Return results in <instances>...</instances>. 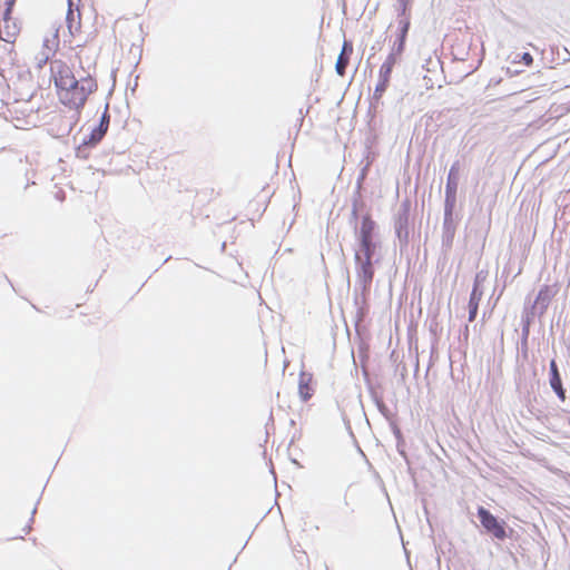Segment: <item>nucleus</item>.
<instances>
[{
    "instance_id": "4468645a",
    "label": "nucleus",
    "mask_w": 570,
    "mask_h": 570,
    "mask_svg": "<svg viewBox=\"0 0 570 570\" xmlns=\"http://www.w3.org/2000/svg\"><path fill=\"white\" fill-rule=\"evenodd\" d=\"M59 39L57 31L51 36L43 40V47L47 52L43 55V58L38 62L39 68H41L49 59V55L55 52L58 49Z\"/></svg>"
},
{
    "instance_id": "39448f33",
    "label": "nucleus",
    "mask_w": 570,
    "mask_h": 570,
    "mask_svg": "<svg viewBox=\"0 0 570 570\" xmlns=\"http://www.w3.org/2000/svg\"><path fill=\"white\" fill-rule=\"evenodd\" d=\"M11 13L10 8L0 7V40L8 43H14L20 33V27L18 22L12 19Z\"/></svg>"
},
{
    "instance_id": "a211bd4d",
    "label": "nucleus",
    "mask_w": 570,
    "mask_h": 570,
    "mask_svg": "<svg viewBox=\"0 0 570 570\" xmlns=\"http://www.w3.org/2000/svg\"><path fill=\"white\" fill-rule=\"evenodd\" d=\"M16 1L17 0H6L3 8H10V11H12Z\"/></svg>"
},
{
    "instance_id": "ddd939ff",
    "label": "nucleus",
    "mask_w": 570,
    "mask_h": 570,
    "mask_svg": "<svg viewBox=\"0 0 570 570\" xmlns=\"http://www.w3.org/2000/svg\"><path fill=\"white\" fill-rule=\"evenodd\" d=\"M482 297V292L479 289L478 285H475L472 289L469 299V321L473 322L476 317L479 304Z\"/></svg>"
},
{
    "instance_id": "f03ea898",
    "label": "nucleus",
    "mask_w": 570,
    "mask_h": 570,
    "mask_svg": "<svg viewBox=\"0 0 570 570\" xmlns=\"http://www.w3.org/2000/svg\"><path fill=\"white\" fill-rule=\"evenodd\" d=\"M98 86L94 78L83 77L76 79V83L65 86L56 90L58 100L69 109H80L85 106L88 97L97 90Z\"/></svg>"
},
{
    "instance_id": "20e7f679",
    "label": "nucleus",
    "mask_w": 570,
    "mask_h": 570,
    "mask_svg": "<svg viewBox=\"0 0 570 570\" xmlns=\"http://www.w3.org/2000/svg\"><path fill=\"white\" fill-rule=\"evenodd\" d=\"M478 518L485 529V531L492 534L498 540H504L508 535L504 528V522L499 521L489 510L483 507L478 508Z\"/></svg>"
},
{
    "instance_id": "f3484780",
    "label": "nucleus",
    "mask_w": 570,
    "mask_h": 570,
    "mask_svg": "<svg viewBox=\"0 0 570 570\" xmlns=\"http://www.w3.org/2000/svg\"><path fill=\"white\" fill-rule=\"evenodd\" d=\"M521 60L527 66H531L533 63V57L529 52H524L521 57Z\"/></svg>"
},
{
    "instance_id": "0eeeda50",
    "label": "nucleus",
    "mask_w": 570,
    "mask_h": 570,
    "mask_svg": "<svg viewBox=\"0 0 570 570\" xmlns=\"http://www.w3.org/2000/svg\"><path fill=\"white\" fill-rule=\"evenodd\" d=\"M67 29L71 37H75L81 31V13L78 4L69 0V8L66 16Z\"/></svg>"
},
{
    "instance_id": "9b49d317",
    "label": "nucleus",
    "mask_w": 570,
    "mask_h": 570,
    "mask_svg": "<svg viewBox=\"0 0 570 570\" xmlns=\"http://www.w3.org/2000/svg\"><path fill=\"white\" fill-rule=\"evenodd\" d=\"M550 385L557 393L558 397L563 402L566 401V391L562 386V381L558 371V366L554 360L550 362Z\"/></svg>"
},
{
    "instance_id": "1a4fd4ad",
    "label": "nucleus",
    "mask_w": 570,
    "mask_h": 570,
    "mask_svg": "<svg viewBox=\"0 0 570 570\" xmlns=\"http://www.w3.org/2000/svg\"><path fill=\"white\" fill-rule=\"evenodd\" d=\"M374 253H363L364 258L362 259L360 255H356V259L361 262L360 265V275L365 284H370L373 279L374 269L372 265V256Z\"/></svg>"
},
{
    "instance_id": "f257e3e1",
    "label": "nucleus",
    "mask_w": 570,
    "mask_h": 570,
    "mask_svg": "<svg viewBox=\"0 0 570 570\" xmlns=\"http://www.w3.org/2000/svg\"><path fill=\"white\" fill-rule=\"evenodd\" d=\"M399 28L400 33L397 37V43L392 49V52L387 55L379 70L377 83L373 92V98L376 101L381 100L390 86L393 68L395 67L400 56L404 50V45L410 28V20L406 17H402L399 21Z\"/></svg>"
},
{
    "instance_id": "7ed1b4c3",
    "label": "nucleus",
    "mask_w": 570,
    "mask_h": 570,
    "mask_svg": "<svg viewBox=\"0 0 570 570\" xmlns=\"http://www.w3.org/2000/svg\"><path fill=\"white\" fill-rule=\"evenodd\" d=\"M50 80L53 82L56 90H59L65 86L76 83V77L72 68L61 59L51 61Z\"/></svg>"
},
{
    "instance_id": "423d86ee",
    "label": "nucleus",
    "mask_w": 570,
    "mask_h": 570,
    "mask_svg": "<svg viewBox=\"0 0 570 570\" xmlns=\"http://www.w3.org/2000/svg\"><path fill=\"white\" fill-rule=\"evenodd\" d=\"M375 229V223L370 216H365L362 219L360 240L363 253H374L373 233Z\"/></svg>"
},
{
    "instance_id": "f8f14e48",
    "label": "nucleus",
    "mask_w": 570,
    "mask_h": 570,
    "mask_svg": "<svg viewBox=\"0 0 570 570\" xmlns=\"http://www.w3.org/2000/svg\"><path fill=\"white\" fill-rule=\"evenodd\" d=\"M30 522H31V518L27 515L21 521V528L19 530H17L16 528L18 525L17 524L18 520H16V519L11 520L10 523L8 524L9 539H18V538L22 539L31 530Z\"/></svg>"
},
{
    "instance_id": "6e6552de",
    "label": "nucleus",
    "mask_w": 570,
    "mask_h": 570,
    "mask_svg": "<svg viewBox=\"0 0 570 570\" xmlns=\"http://www.w3.org/2000/svg\"><path fill=\"white\" fill-rule=\"evenodd\" d=\"M353 52V45L350 41H344L341 53L337 58L335 70L338 76L343 77L345 75L346 68L350 63V57Z\"/></svg>"
},
{
    "instance_id": "9d476101",
    "label": "nucleus",
    "mask_w": 570,
    "mask_h": 570,
    "mask_svg": "<svg viewBox=\"0 0 570 570\" xmlns=\"http://www.w3.org/2000/svg\"><path fill=\"white\" fill-rule=\"evenodd\" d=\"M298 394L306 402L314 394L313 375L311 373H301L298 381Z\"/></svg>"
},
{
    "instance_id": "2eb2a0df",
    "label": "nucleus",
    "mask_w": 570,
    "mask_h": 570,
    "mask_svg": "<svg viewBox=\"0 0 570 570\" xmlns=\"http://www.w3.org/2000/svg\"><path fill=\"white\" fill-rule=\"evenodd\" d=\"M458 173H459V168L456 165H453L450 169V173H449V176H448V181H446V187H445V191H446V196L448 197H454L455 196V193H456V187H458V179H456V176H458Z\"/></svg>"
},
{
    "instance_id": "dca6fc26",
    "label": "nucleus",
    "mask_w": 570,
    "mask_h": 570,
    "mask_svg": "<svg viewBox=\"0 0 570 570\" xmlns=\"http://www.w3.org/2000/svg\"><path fill=\"white\" fill-rule=\"evenodd\" d=\"M107 127H108V124H106L104 127V121H101L99 128L94 130V132L91 134L89 142H92V144L98 142L105 135Z\"/></svg>"
}]
</instances>
